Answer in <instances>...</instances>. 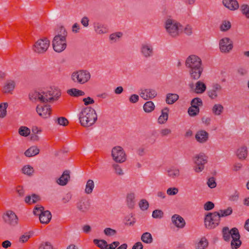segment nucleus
<instances>
[{
	"mask_svg": "<svg viewBox=\"0 0 249 249\" xmlns=\"http://www.w3.org/2000/svg\"><path fill=\"white\" fill-rule=\"evenodd\" d=\"M44 207L41 206H36L34 209V214L36 215L40 216V213L44 211Z\"/></svg>",
	"mask_w": 249,
	"mask_h": 249,
	"instance_id": "052dcab7",
	"label": "nucleus"
},
{
	"mask_svg": "<svg viewBox=\"0 0 249 249\" xmlns=\"http://www.w3.org/2000/svg\"><path fill=\"white\" fill-rule=\"evenodd\" d=\"M112 167L114 170L115 174L117 175L122 176L124 174L123 169L119 164L114 163L112 165Z\"/></svg>",
	"mask_w": 249,
	"mask_h": 249,
	"instance_id": "49530a36",
	"label": "nucleus"
},
{
	"mask_svg": "<svg viewBox=\"0 0 249 249\" xmlns=\"http://www.w3.org/2000/svg\"><path fill=\"white\" fill-rule=\"evenodd\" d=\"M140 209L142 211L146 210L149 207V203L146 199H142L139 203Z\"/></svg>",
	"mask_w": 249,
	"mask_h": 249,
	"instance_id": "09e8293b",
	"label": "nucleus"
},
{
	"mask_svg": "<svg viewBox=\"0 0 249 249\" xmlns=\"http://www.w3.org/2000/svg\"><path fill=\"white\" fill-rule=\"evenodd\" d=\"M94 187V184L93 181L91 179H89L86 185L85 190V193L87 194H90L92 192Z\"/></svg>",
	"mask_w": 249,
	"mask_h": 249,
	"instance_id": "ea45409f",
	"label": "nucleus"
},
{
	"mask_svg": "<svg viewBox=\"0 0 249 249\" xmlns=\"http://www.w3.org/2000/svg\"><path fill=\"white\" fill-rule=\"evenodd\" d=\"M139 96L137 94H134L130 96L129 100V102L131 103H136L139 101Z\"/></svg>",
	"mask_w": 249,
	"mask_h": 249,
	"instance_id": "69168bd1",
	"label": "nucleus"
},
{
	"mask_svg": "<svg viewBox=\"0 0 249 249\" xmlns=\"http://www.w3.org/2000/svg\"><path fill=\"white\" fill-rule=\"evenodd\" d=\"M61 32H62V34L56 35L53 40V50L58 53H60L64 51L67 46L66 36H67V33L63 28H61Z\"/></svg>",
	"mask_w": 249,
	"mask_h": 249,
	"instance_id": "39448f33",
	"label": "nucleus"
},
{
	"mask_svg": "<svg viewBox=\"0 0 249 249\" xmlns=\"http://www.w3.org/2000/svg\"><path fill=\"white\" fill-rule=\"evenodd\" d=\"M90 202L86 196L80 197L76 203V208L81 213H86L90 209Z\"/></svg>",
	"mask_w": 249,
	"mask_h": 249,
	"instance_id": "ddd939ff",
	"label": "nucleus"
},
{
	"mask_svg": "<svg viewBox=\"0 0 249 249\" xmlns=\"http://www.w3.org/2000/svg\"><path fill=\"white\" fill-rule=\"evenodd\" d=\"M38 249H53V247L49 242H42L39 245Z\"/></svg>",
	"mask_w": 249,
	"mask_h": 249,
	"instance_id": "6e6d98bb",
	"label": "nucleus"
},
{
	"mask_svg": "<svg viewBox=\"0 0 249 249\" xmlns=\"http://www.w3.org/2000/svg\"><path fill=\"white\" fill-rule=\"evenodd\" d=\"M61 93L59 89L51 88L47 90L34 91L29 94V99L32 102H39L46 103L56 101L61 96Z\"/></svg>",
	"mask_w": 249,
	"mask_h": 249,
	"instance_id": "f257e3e1",
	"label": "nucleus"
},
{
	"mask_svg": "<svg viewBox=\"0 0 249 249\" xmlns=\"http://www.w3.org/2000/svg\"><path fill=\"white\" fill-rule=\"evenodd\" d=\"M140 52L142 56L145 59L152 57L155 53L153 45L147 42H144L141 44Z\"/></svg>",
	"mask_w": 249,
	"mask_h": 249,
	"instance_id": "1a4fd4ad",
	"label": "nucleus"
},
{
	"mask_svg": "<svg viewBox=\"0 0 249 249\" xmlns=\"http://www.w3.org/2000/svg\"><path fill=\"white\" fill-rule=\"evenodd\" d=\"M232 209L229 207L225 210H220L219 212L209 213L206 216L204 220L205 226L208 229H213L217 226L220 221V218L231 215Z\"/></svg>",
	"mask_w": 249,
	"mask_h": 249,
	"instance_id": "7ed1b4c3",
	"label": "nucleus"
},
{
	"mask_svg": "<svg viewBox=\"0 0 249 249\" xmlns=\"http://www.w3.org/2000/svg\"><path fill=\"white\" fill-rule=\"evenodd\" d=\"M209 134L205 130L198 131L195 137L197 142L200 143L205 142L208 139Z\"/></svg>",
	"mask_w": 249,
	"mask_h": 249,
	"instance_id": "412c9836",
	"label": "nucleus"
},
{
	"mask_svg": "<svg viewBox=\"0 0 249 249\" xmlns=\"http://www.w3.org/2000/svg\"><path fill=\"white\" fill-rule=\"evenodd\" d=\"M180 24L176 20L168 19L165 22V27L166 31L170 36L175 37L179 35V26Z\"/></svg>",
	"mask_w": 249,
	"mask_h": 249,
	"instance_id": "6e6552de",
	"label": "nucleus"
},
{
	"mask_svg": "<svg viewBox=\"0 0 249 249\" xmlns=\"http://www.w3.org/2000/svg\"><path fill=\"white\" fill-rule=\"evenodd\" d=\"M206 86L203 82L198 81L196 83L195 91L196 93H202L206 90Z\"/></svg>",
	"mask_w": 249,
	"mask_h": 249,
	"instance_id": "473e14b6",
	"label": "nucleus"
},
{
	"mask_svg": "<svg viewBox=\"0 0 249 249\" xmlns=\"http://www.w3.org/2000/svg\"><path fill=\"white\" fill-rule=\"evenodd\" d=\"M185 66L191 79L198 80L201 76L203 71L201 59L196 55L189 56L185 61Z\"/></svg>",
	"mask_w": 249,
	"mask_h": 249,
	"instance_id": "f03ea898",
	"label": "nucleus"
},
{
	"mask_svg": "<svg viewBox=\"0 0 249 249\" xmlns=\"http://www.w3.org/2000/svg\"><path fill=\"white\" fill-rule=\"evenodd\" d=\"M36 111L38 114L43 118H47L50 116L51 109L48 105H37Z\"/></svg>",
	"mask_w": 249,
	"mask_h": 249,
	"instance_id": "dca6fc26",
	"label": "nucleus"
},
{
	"mask_svg": "<svg viewBox=\"0 0 249 249\" xmlns=\"http://www.w3.org/2000/svg\"><path fill=\"white\" fill-rule=\"evenodd\" d=\"M22 172L24 174H26L27 175L30 176L34 172V169L32 167L27 165L25 166L22 169Z\"/></svg>",
	"mask_w": 249,
	"mask_h": 249,
	"instance_id": "8fccbe9b",
	"label": "nucleus"
},
{
	"mask_svg": "<svg viewBox=\"0 0 249 249\" xmlns=\"http://www.w3.org/2000/svg\"><path fill=\"white\" fill-rule=\"evenodd\" d=\"M8 107L7 103H3L0 104V117L3 118L6 115V108Z\"/></svg>",
	"mask_w": 249,
	"mask_h": 249,
	"instance_id": "37998d69",
	"label": "nucleus"
},
{
	"mask_svg": "<svg viewBox=\"0 0 249 249\" xmlns=\"http://www.w3.org/2000/svg\"><path fill=\"white\" fill-rule=\"evenodd\" d=\"M70 172L69 170L64 171L63 174L57 180V183L61 186L66 185L70 178Z\"/></svg>",
	"mask_w": 249,
	"mask_h": 249,
	"instance_id": "5701e85b",
	"label": "nucleus"
},
{
	"mask_svg": "<svg viewBox=\"0 0 249 249\" xmlns=\"http://www.w3.org/2000/svg\"><path fill=\"white\" fill-rule=\"evenodd\" d=\"M232 233V241L231 243V248L232 249H237L241 245L242 242L240 240V235L238 230L236 228L231 229Z\"/></svg>",
	"mask_w": 249,
	"mask_h": 249,
	"instance_id": "2eb2a0df",
	"label": "nucleus"
},
{
	"mask_svg": "<svg viewBox=\"0 0 249 249\" xmlns=\"http://www.w3.org/2000/svg\"><path fill=\"white\" fill-rule=\"evenodd\" d=\"M4 222L10 226L15 227L18 224V218L15 213L10 210L7 211L2 216Z\"/></svg>",
	"mask_w": 249,
	"mask_h": 249,
	"instance_id": "f8f14e48",
	"label": "nucleus"
},
{
	"mask_svg": "<svg viewBox=\"0 0 249 249\" xmlns=\"http://www.w3.org/2000/svg\"><path fill=\"white\" fill-rule=\"evenodd\" d=\"M15 85L14 81H7L2 88V92L4 93H12L15 88Z\"/></svg>",
	"mask_w": 249,
	"mask_h": 249,
	"instance_id": "b1692460",
	"label": "nucleus"
},
{
	"mask_svg": "<svg viewBox=\"0 0 249 249\" xmlns=\"http://www.w3.org/2000/svg\"><path fill=\"white\" fill-rule=\"evenodd\" d=\"M163 216V213L161 210H155L153 212L152 217L154 218H161Z\"/></svg>",
	"mask_w": 249,
	"mask_h": 249,
	"instance_id": "603ef678",
	"label": "nucleus"
},
{
	"mask_svg": "<svg viewBox=\"0 0 249 249\" xmlns=\"http://www.w3.org/2000/svg\"><path fill=\"white\" fill-rule=\"evenodd\" d=\"M178 192V189L177 188H169L167 190V194L169 196L176 195Z\"/></svg>",
	"mask_w": 249,
	"mask_h": 249,
	"instance_id": "bf43d9fd",
	"label": "nucleus"
},
{
	"mask_svg": "<svg viewBox=\"0 0 249 249\" xmlns=\"http://www.w3.org/2000/svg\"><path fill=\"white\" fill-rule=\"evenodd\" d=\"M188 112L190 116H195L199 112V108L197 107H193L191 106L188 108Z\"/></svg>",
	"mask_w": 249,
	"mask_h": 249,
	"instance_id": "de8ad7c7",
	"label": "nucleus"
},
{
	"mask_svg": "<svg viewBox=\"0 0 249 249\" xmlns=\"http://www.w3.org/2000/svg\"><path fill=\"white\" fill-rule=\"evenodd\" d=\"M161 137H167L172 133V130L168 128H163L160 131Z\"/></svg>",
	"mask_w": 249,
	"mask_h": 249,
	"instance_id": "3c124183",
	"label": "nucleus"
},
{
	"mask_svg": "<svg viewBox=\"0 0 249 249\" xmlns=\"http://www.w3.org/2000/svg\"><path fill=\"white\" fill-rule=\"evenodd\" d=\"M135 194L134 193H130L127 194L126 196V204L127 207L131 209L134 208L136 201Z\"/></svg>",
	"mask_w": 249,
	"mask_h": 249,
	"instance_id": "393cba45",
	"label": "nucleus"
},
{
	"mask_svg": "<svg viewBox=\"0 0 249 249\" xmlns=\"http://www.w3.org/2000/svg\"><path fill=\"white\" fill-rule=\"evenodd\" d=\"M30 129L26 126H21L18 129L19 134L22 136L26 137L30 134Z\"/></svg>",
	"mask_w": 249,
	"mask_h": 249,
	"instance_id": "79ce46f5",
	"label": "nucleus"
},
{
	"mask_svg": "<svg viewBox=\"0 0 249 249\" xmlns=\"http://www.w3.org/2000/svg\"><path fill=\"white\" fill-rule=\"evenodd\" d=\"M207 159L204 153H200L194 157V161L196 164L195 170L196 172H200L204 169V165L207 162Z\"/></svg>",
	"mask_w": 249,
	"mask_h": 249,
	"instance_id": "9b49d317",
	"label": "nucleus"
},
{
	"mask_svg": "<svg viewBox=\"0 0 249 249\" xmlns=\"http://www.w3.org/2000/svg\"><path fill=\"white\" fill-rule=\"evenodd\" d=\"M39 149L36 146H32L24 152L25 155L27 157H31L37 155Z\"/></svg>",
	"mask_w": 249,
	"mask_h": 249,
	"instance_id": "c756f323",
	"label": "nucleus"
},
{
	"mask_svg": "<svg viewBox=\"0 0 249 249\" xmlns=\"http://www.w3.org/2000/svg\"><path fill=\"white\" fill-rule=\"evenodd\" d=\"M93 243L101 249H107L108 247L107 242L103 239L99 240L95 239L93 240Z\"/></svg>",
	"mask_w": 249,
	"mask_h": 249,
	"instance_id": "4c0bfd02",
	"label": "nucleus"
},
{
	"mask_svg": "<svg viewBox=\"0 0 249 249\" xmlns=\"http://www.w3.org/2000/svg\"><path fill=\"white\" fill-rule=\"evenodd\" d=\"M78 116L80 123L84 127L91 126L97 120V113L91 107L83 108L79 113Z\"/></svg>",
	"mask_w": 249,
	"mask_h": 249,
	"instance_id": "20e7f679",
	"label": "nucleus"
},
{
	"mask_svg": "<svg viewBox=\"0 0 249 249\" xmlns=\"http://www.w3.org/2000/svg\"><path fill=\"white\" fill-rule=\"evenodd\" d=\"M83 101L84 103L85 106H88L89 105L94 103V100L90 97L84 98L83 99Z\"/></svg>",
	"mask_w": 249,
	"mask_h": 249,
	"instance_id": "0e129e2a",
	"label": "nucleus"
},
{
	"mask_svg": "<svg viewBox=\"0 0 249 249\" xmlns=\"http://www.w3.org/2000/svg\"><path fill=\"white\" fill-rule=\"evenodd\" d=\"M214 207V203L211 201L207 202L204 205V209L206 211H210Z\"/></svg>",
	"mask_w": 249,
	"mask_h": 249,
	"instance_id": "680f3d73",
	"label": "nucleus"
},
{
	"mask_svg": "<svg viewBox=\"0 0 249 249\" xmlns=\"http://www.w3.org/2000/svg\"><path fill=\"white\" fill-rule=\"evenodd\" d=\"M223 110L224 107L221 104H215L212 108V112L215 115H220Z\"/></svg>",
	"mask_w": 249,
	"mask_h": 249,
	"instance_id": "58836bf2",
	"label": "nucleus"
},
{
	"mask_svg": "<svg viewBox=\"0 0 249 249\" xmlns=\"http://www.w3.org/2000/svg\"><path fill=\"white\" fill-rule=\"evenodd\" d=\"M143 110L145 112L149 113L155 108V105L152 101H147L143 105Z\"/></svg>",
	"mask_w": 249,
	"mask_h": 249,
	"instance_id": "a19ab883",
	"label": "nucleus"
},
{
	"mask_svg": "<svg viewBox=\"0 0 249 249\" xmlns=\"http://www.w3.org/2000/svg\"><path fill=\"white\" fill-rule=\"evenodd\" d=\"M184 32L186 35L190 36L193 33L192 27L189 24L187 25L184 28Z\"/></svg>",
	"mask_w": 249,
	"mask_h": 249,
	"instance_id": "338daca9",
	"label": "nucleus"
},
{
	"mask_svg": "<svg viewBox=\"0 0 249 249\" xmlns=\"http://www.w3.org/2000/svg\"><path fill=\"white\" fill-rule=\"evenodd\" d=\"M111 156L116 162L123 163L126 160V154L122 147L119 146L114 147L111 151Z\"/></svg>",
	"mask_w": 249,
	"mask_h": 249,
	"instance_id": "9d476101",
	"label": "nucleus"
},
{
	"mask_svg": "<svg viewBox=\"0 0 249 249\" xmlns=\"http://www.w3.org/2000/svg\"><path fill=\"white\" fill-rule=\"evenodd\" d=\"M40 200V197L36 194H33L32 196H27L25 198L26 203L31 204L35 203Z\"/></svg>",
	"mask_w": 249,
	"mask_h": 249,
	"instance_id": "c9c22d12",
	"label": "nucleus"
},
{
	"mask_svg": "<svg viewBox=\"0 0 249 249\" xmlns=\"http://www.w3.org/2000/svg\"><path fill=\"white\" fill-rule=\"evenodd\" d=\"M209 245V243L207 239L203 237L200 240L196 242L195 245L196 249H206Z\"/></svg>",
	"mask_w": 249,
	"mask_h": 249,
	"instance_id": "cd10ccee",
	"label": "nucleus"
},
{
	"mask_svg": "<svg viewBox=\"0 0 249 249\" xmlns=\"http://www.w3.org/2000/svg\"><path fill=\"white\" fill-rule=\"evenodd\" d=\"M222 89L221 86L218 84H214L212 89L207 91L208 95L212 99H214L218 96V92H220Z\"/></svg>",
	"mask_w": 249,
	"mask_h": 249,
	"instance_id": "a211bd4d",
	"label": "nucleus"
},
{
	"mask_svg": "<svg viewBox=\"0 0 249 249\" xmlns=\"http://www.w3.org/2000/svg\"><path fill=\"white\" fill-rule=\"evenodd\" d=\"M95 32L98 34H105L107 32V29L104 25L97 23L94 25Z\"/></svg>",
	"mask_w": 249,
	"mask_h": 249,
	"instance_id": "e433bc0d",
	"label": "nucleus"
},
{
	"mask_svg": "<svg viewBox=\"0 0 249 249\" xmlns=\"http://www.w3.org/2000/svg\"><path fill=\"white\" fill-rule=\"evenodd\" d=\"M248 154L246 146H243L239 148L236 151V155L240 160H245Z\"/></svg>",
	"mask_w": 249,
	"mask_h": 249,
	"instance_id": "bb28decb",
	"label": "nucleus"
},
{
	"mask_svg": "<svg viewBox=\"0 0 249 249\" xmlns=\"http://www.w3.org/2000/svg\"><path fill=\"white\" fill-rule=\"evenodd\" d=\"M219 49L222 53H228L233 48V43L230 38L224 37L220 40Z\"/></svg>",
	"mask_w": 249,
	"mask_h": 249,
	"instance_id": "4468645a",
	"label": "nucleus"
},
{
	"mask_svg": "<svg viewBox=\"0 0 249 249\" xmlns=\"http://www.w3.org/2000/svg\"><path fill=\"white\" fill-rule=\"evenodd\" d=\"M49 46L50 41L47 38H41L35 43L32 49L36 53L43 54L47 51Z\"/></svg>",
	"mask_w": 249,
	"mask_h": 249,
	"instance_id": "0eeeda50",
	"label": "nucleus"
},
{
	"mask_svg": "<svg viewBox=\"0 0 249 249\" xmlns=\"http://www.w3.org/2000/svg\"><path fill=\"white\" fill-rule=\"evenodd\" d=\"M72 197V194L71 193L66 194L62 198V201L64 203H67L70 201Z\"/></svg>",
	"mask_w": 249,
	"mask_h": 249,
	"instance_id": "e2e57ef3",
	"label": "nucleus"
},
{
	"mask_svg": "<svg viewBox=\"0 0 249 249\" xmlns=\"http://www.w3.org/2000/svg\"><path fill=\"white\" fill-rule=\"evenodd\" d=\"M141 240L144 243L150 244L153 241L151 234L148 232H144L141 236Z\"/></svg>",
	"mask_w": 249,
	"mask_h": 249,
	"instance_id": "2f4dec72",
	"label": "nucleus"
},
{
	"mask_svg": "<svg viewBox=\"0 0 249 249\" xmlns=\"http://www.w3.org/2000/svg\"><path fill=\"white\" fill-rule=\"evenodd\" d=\"M57 123L61 125L66 126L68 123V120L65 117H61L57 118Z\"/></svg>",
	"mask_w": 249,
	"mask_h": 249,
	"instance_id": "4d7b16f0",
	"label": "nucleus"
},
{
	"mask_svg": "<svg viewBox=\"0 0 249 249\" xmlns=\"http://www.w3.org/2000/svg\"><path fill=\"white\" fill-rule=\"evenodd\" d=\"M191 106L193 107H201L202 106L203 103L202 100L198 97L194 98L191 102Z\"/></svg>",
	"mask_w": 249,
	"mask_h": 249,
	"instance_id": "a18cd8bd",
	"label": "nucleus"
},
{
	"mask_svg": "<svg viewBox=\"0 0 249 249\" xmlns=\"http://www.w3.org/2000/svg\"><path fill=\"white\" fill-rule=\"evenodd\" d=\"M167 176L172 178H178L179 176L180 175L179 169L175 167L169 168L168 170H167Z\"/></svg>",
	"mask_w": 249,
	"mask_h": 249,
	"instance_id": "7c9ffc66",
	"label": "nucleus"
},
{
	"mask_svg": "<svg viewBox=\"0 0 249 249\" xmlns=\"http://www.w3.org/2000/svg\"><path fill=\"white\" fill-rule=\"evenodd\" d=\"M39 220L42 224H48L52 218V214L49 211L46 210L40 213Z\"/></svg>",
	"mask_w": 249,
	"mask_h": 249,
	"instance_id": "4be33fe9",
	"label": "nucleus"
},
{
	"mask_svg": "<svg viewBox=\"0 0 249 249\" xmlns=\"http://www.w3.org/2000/svg\"><path fill=\"white\" fill-rule=\"evenodd\" d=\"M123 35L121 32H117L115 33L112 34L110 35L109 38L111 40L116 42L117 40L120 38Z\"/></svg>",
	"mask_w": 249,
	"mask_h": 249,
	"instance_id": "864d4df0",
	"label": "nucleus"
},
{
	"mask_svg": "<svg viewBox=\"0 0 249 249\" xmlns=\"http://www.w3.org/2000/svg\"><path fill=\"white\" fill-rule=\"evenodd\" d=\"M231 229L229 230L227 227H224L222 230L223 238L226 241H229L231 237L232 238V233Z\"/></svg>",
	"mask_w": 249,
	"mask_h": 249,
	"instance_id": "72a5a7b5",
	"label": "nucleus"
},
{
	"mask_svg": "<svg viewBox=\"0 0 249 249\" xmlns=\"http://www.w3.org/2000/svg\"><path fill=\"white\" fill-rule=\"evenodd\" d=\"M222 3L227 8L231 11L239 8V3L236 0H223Z\"/></svg>",
	"mask_w": 249,
	"mask_h": 249,
	"instance_id": "6ab92c4d",
	"label": "nucleus"
},
{
	"mask_svg": "<svg viewBox=\"0 0 249 249\" xmlns=\"http://www.w3.org/2000/svg\"><path fill=\"white\" fill-rule=\"evenodd\" d=\"M71 78L75 83L83 84L89 81L90 74L87 70H79L73 72L71 74Z\"/></svg>",
	"mask_w": 249,
	"mask_h": 249,
	"instance_id": "423d86ee",
	"label": "nucleus"
},
{
	"mask_svg": "<svg viewBox=\"0 0 249 249\" xmlns=\"http://www.w3.org/2000/svg\"><path fill=\"white\" fill-rule=\"evenodd\" d=\"M169 108L165 107L161 111V114L158 118V122L160 124H163L166 123L168 118Z\"/></svg>",
	"mask_w": 249,
	"mask_h": 249,
	"instance_id": "a878e982",
	"label": "nucleus"
},
{
	"mask_svg": "<svg viewBox=\"0 0 249 249\" xmlns=\"http://www.w3.org/2000/svg\"><path fill=\"white\" fill-rule=\"evenodd\" d=\"M67 93L71 96L79 97L84 96L85 92L81 90L73 88L67 90Z\"/></svg>",
	"mask_w": 249,
	"mask_h": 249,
	"instance_id": "f704fd0d",
	"label": "nucleus"
},
{
	"mask_svg": "<svg viewBox=\"0 0 249 249\" xmlns=\"http://www.w3.org/2000/svg\"><path fill=\"white\" fill-rule=\"evenodd\" d=\"M104 232L107 236H110L115 235L117 233V231L111 228H107L105 229Z\"/></svg>",
	"mask_w": 249,
	"mask_h": 249,
	"instance_id": "5fc2aeb1",
	"label": "nucleus"
},
{
	"mask_svg": "<svg viewBox=\"0 0 249 249\" xmlns=\"http://www.w3.org/2000/svg\"><path fill=\"white\" fill-rule=\"evenodd\" d=\"M140 92V96L144 100H147L155 98L157 95V92L153 89H141Z\"/></svg>",
	"mask_w": 249,
	"mask_h": 249,
	"instance_id": "f3484780",
	"label": "nucleus"
},
{
	"mask_svg": "<svg viewBox=\"0 0 249 249\" xmlns=\"http://www.w3.org/2000/svg\"><path fill=\"white\" fill-rule=\"evenodd\" d=\"M231 27V22L229 21L224 20L220 25V29L221 31L226 32L229 30Z\"/></svg>",
	"mask_w": 249,
	"mask_h": 249,
	"instance_id": "c03bdc74",
	"label": "nucleus"
},
{
	"mask_svg": "<svg viewBox=\"0 0 249 249\" xmlns=\"http://www.w3.org/2000/svg\"><path fill=\"white\" fill-rule=\"evenodd\" d=\"M179 98L176 93H168L166 94L165 101L167 104L172 105L175 103Z\"/></svg>",
	"mask_w": 249,
	"mask_h": 249,
	"instance_id": "c85d7f7f",
	"label": "nucleus"
},
{
	"mask_svg": "<svg viewBox=\"0 0 249 249\" xmlns=\"http://www.w3.org/2000/svg\"><path fill=\"white\" fill-rule=\"evenodd\" d=\"M241 10L243 15L246 17L247 13L249 10V6L247 4H243L241 6Z\"/></svg>",
	"mask_w": 249,
	"mask_h": 249,
	"instance_id": "774afa93",
	"label": "nucleus"
},
{
	"mask_svg": "<svg viewBox=\"0 0 249 249\" xmlns=\"http://www.w3.org/2000/svg\"><path fill=\"white\" fill-rule=\"evenodd\" d=\"M172 221L178 228H182L185 225V222L184 219L178 214H174L172 216Z\"/></svg>",
	"mask_w": 249,
	"mask_h": 249,
	"instance_id": "aec40b11",
	"label": "nucleus"
},
{
	"mask_svg": "<svg viewBox=\"0 0 249 249\" xmlns=\"http://www.w3.org/2000/svg\"><path fill=\"white\" fill-rule=\"evenodd\" d=\"M207 184L208 186L211 188H214L216 186V183L215 182V179L214 178L212 177L209 178Z\"/></svg>",
	"mask_w": 249,
	"mask_h": 249,
	"instance_id": "13d9d810",
	"label": "nucleus"
}]
</instances>
